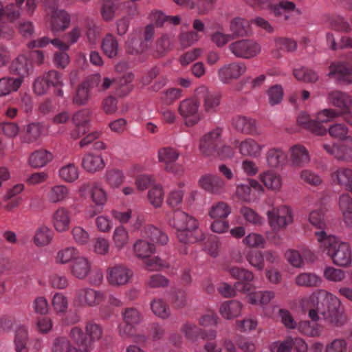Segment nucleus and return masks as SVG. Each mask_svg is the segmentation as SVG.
<instances>
[{"label":"nucleus","instance_id":"nucleus-1","mask_svg":"<svg viewBox=\"0 0 352 352\" xmlns=\"http://www.w3.org/2000/svg\"><path fill=\"white\" fill-rule=\"evenodd\" d=\"M315 235L321 250L339 267H348L351 263V250L349 243L342 242L335 236L327 235L326 232L317 231Z\"/></svg>","mask_w":352,"mask_h":352},{"label":"nucleus","instance_id":"nucleus-2","mask_svg":"<svg viewBox=\"0 0 352 352\" xmlns=\"http://www.w3.org/2000/svg\"><path fill=\"white\" fill-rule=\"evenodd\" d=\"M169 225L177 230V237L182 243H194L205 239V234L197 229V220L183 211H175Z\"/></svg>","mask_w":352,"mask_h":352},{"label":"nucleus","instance_id":"nucleus-3","mask_svg":"<svg viewBox=\"0 0 352 352\" xmlns=\"http://www.w3.org/2000/svg\"><path fill=\"white\" fill-rule=\"evenodd\" d=\"M85 329L86 333L82 329L74 327L70 329L69 336L83 352H90L94 348V342L102 338L103 331L100 324L92 320L87 322Z\"/></svg>","mask_w":352,"mask_h":352},{"label":"nucleus","instance_id":"nucleus-4","mask_svg":"<svg viewBox=\"0 0 352 352\" xmlns=\"http://www.w3.org/2000/svg\"><path fill=\"white\" fill-rule=\"evenodd\" d=\"M245 2L254 8L262 9L270 6V12L280 20L287 21L290 19L291 14L295 12L300 14L299 9L296 8L294 3L282 0L278 3L271 5L274 0H245Z\"/></svg>","mask_w":352,"mask_h":352},{"label":"nucleus","instance_id":"nucleus-5","mask_svg":"<svg viewBox=\"0 0 352 352\" xmlns=\"http://www.w3.org/2000/svg\"><path fill=\"white\" fill-rule=\"evenodd\" d=\"M104 293L90 287H81L74 291L73 304L76 307H92L98 305L104 299Z\"/></svg>","mask_w":352,"mask_h":352},{"label":"nucleus","instance_id":"nucleus-6","mask_svg":"<svg viewBox=\"0 0 352 352\" xmlns=\"http://www.w3.org/2000/svg\"><path fill=\"white\" fill-rule=\"evenodd\" d=\"M229 50L237 58L249 59L261 52V45L252 39H241L229 45Z\"/></svg>","mask_w":352,"mask_h":352},{"label":"nucleus","instance_id":"nucleus-7","mask_svg":"<svg viewBox=\"0 0 352 352\" xmlns=\"http://www.w3.org/2000/svg\"><path fill=\"white\" fill-rule=\"evenodd\" d=\"M269 224L274 230L284 229L293 221L292 210L286 206L274 207L267 212Z\"/></svg>","mask_w":352,"mask_h":352},{"label":"nucleus","instance_id":"nucleus-8","mask_svg":"<svg viewBox=\"0 0 352 352\" xmlns=\"http://www.w3.org/2000/svg\"><path fill=\"white\" fill-rule=\"evenodd\" d=\"M226 271L232 278L238 280L234 283V287L238 292L246 294L252 291L253 285L251 282L254 276L251 271L236 266H228L226 268Z\"/></svg>","mask_w":352,"mask_h":352},{"label":"nucleus","instance_id":"nucleus-9","mask_svg":"<svg viewBox=\"0 0 352 352\" xmlns=\"http://www.w3.org/2000/svg\"><path fill=\"white\" fill-rule=\"evenodd\" d=\"M199 107V102L195 98L185 99L180 102L178 111L186 126H192L200 120Z\"/></svg>","mask_w":352,"mask_h":352},{"label":"nucleus","instance_id":"nucleus-10","mask_svg":"<svg viewBox=\"0 0 352 352\" xmlns=\"http://www.w3.org/2000/svg\"><path fill=\"white\" fill-rule=\"evenodd\" d=\"M222 129L217 127L210 132L205 134L199 142V150L206 156H214L217 148L222 144Z\"/></svg>","mask_w":352,"mask_h":352},{"label":"nucleus","instance_id":"nucleus-11","mask_svg":"<svg viewBox=\"0 0 352 352\" xmlns=\"http://www.w3.org/2000/svg\"><path fill=\"white\" fill-rule=\"evenodd\" d=\"M328 76L340 82L352 83V52L347 56V63L344 61L333 62L329 66Z\"/></svg>","mask_w":352,"mask_h":352},{"label":"nucleus","instance_id":"nucleus-12","mask_svg":"<svg viewBox=\"0 0 352 352\" xmlns=\"http://www.w3.org/2000/svg\"><path fill=\"white\" fill-rule=\"evenodd\" d=\"M133 276V271L124 265H116L109 267L107 270V280L113 287L126 285Z\"/></svg>","mask_w":352,"mask_h":352},{"label":"nucleus","instance_id":"nucleus-13","mask_svg":"<svg viewBox=\"0 0 352 352\" xmlns=\"http://www.w3.org/2000/svg\"><path fill=\"white\" fill-rule=\"evenodd\" d=\"M247 70L246 65L243 62L234 61L223 65L218 70V77L219 80L228 84L233 80L239 78Z\"/></svg>","mask_w":352,"mask_h":352},{"label":"nucleus","instance_id":"nucleus-14","mask_svg":"<svg viewBox=\"0 0 352 352\" xmlns=\"http://www.w3.org/2000/svg\"><path fill=\"white\" fill-rule=\"evenodd\" d=\"M327 102L340 109V116H348L352 109V97L339 90L331 91L327 94Z\"/></svg>","mask_w":352,"mask_h":352},{"label":"nucleus","instance_id":"nucleus-15","mask_svg":"<svg viewBox=\"0 0 352 352\" xmlns=\"http://www.w3.org/2000/svg\"><path fill=\"white\" fill-rule=\"evenodd\" d=\"M80 193L90 195L93 202L98 206H102L107 201V194L102 188L96 182L84 183L80 188Z\"/></svg>","mask_w":352,"mask_h":352},{"label":"nucleus","instance_id":"nucleus-16","mask_svg":"<svg viewBox=\"0 0 352 352\" xmlns=\"http://www.w3.org/2000/svg\"><path fill=\"white\" fill-rule=\"evenodd\" d=\"M90 118L91 111L87 109H81L74 114L72 120L75 129L71 132L73 139L79 138L88 131Z\"/></svg>","mask_w":352,"mask_h":352},{"label":"nucleus","instance_id":"nucleus-17","mask_svg":"<svg viewBox=\"0 0 352 352\" xmlns=\"http://www.w3.org/2000/svg\"><path fill=\"white\" fill-rule=\"evenodd\" d=\"M289 163L295 168L305 166L310 162V155L307 149L301 144L292 146L289 150Z\"/></svg>","mask_w":352,"mask_h":352},{"label":"nucleus","instance_id":"nucleus-18","mask_svg":"<svg viewBox=\"0 0 352 352\" xmlns=\"http://www.w3.org/2000/svg\"><path fill=\"white\" fill-rule=\"evenodd\" d=\"M199 186L209 193L221 195L226 191V183L216 175L206 174L199 180Z\"/></svg>","mask_w":352,"mask_h":352},{"label":"nucleus","instance_id":"nucleus-19","mask_svg":"<svg viewBox=\"0 0 352 352\" xmlns=\"http://www.w3.org/2000/svg\"><path fill=\"white\" fill-rule=\"evenodd\" d=\"M71 222V211L65 207H58L52 214V223L58 232L67 231L70 228Z\"/></svg>","mask_w":352,"mask_h":352},{"label":"nucleus","instance_id":"nucleus-20","mask_svg":"<svg viewBox=\"0 0 352 352\" xmlns=\"http://www.w3.org/2000/svg\"><path fill=\"white\" fill-rule=\"evenodd\" d=\"M155 32V26L152 23L146 25L142 32L143 40L140 42L139 46H133L135 45V41L133 39L129 40L127 42L129 45L127 52L129 54H133L142 52L147 50L153 42Z\"/></svg>","mask_w":352,"mask_h":352},{"label":"nucleus","instance_id":"nucleus-21","mask_svg":"<svg viewBox=\"0 0 352 352\" xmlns=\"http://www.w3.org/2000/svg\"><path fill=\"white\" fill-rule=\"evenodd\" d=\"M196 92L198 96L203 98V106L206 112L211 113L217 111L221 101L219 94L208 91L205 86L199 87Z\"/></svg>","mask_w":352,"mask_h":352},{"label":"nucleus","instance_id":"nucleus-22","mask_svg":"<svg viewBox=\"0 0 352 352\" xmlns=\"http://www.w3.org/2000/svg\"><path fill=\"white\" fill-rule=\"evenodd\" d=\"M47 15L53 32L64 31L70 24V16L64 10H52V12H48Z\"/></svg>","mask_w":352,"mask_h":352},{"label":"nucleus","instance_id":"nucleus-23","mask_svg":"<svg viewBox=\"0 0 352 352\" xmlns=\"http://www.w3.org/2000/svg\"><path fill=\"white\" fill-rule=\"evenodd\" d=\"M101 78L100 74H96L92 76L90 80L82 82L76 89V91L73 97V102L78 105L85 104L89 98V91L91 87L97 84Z\"/></svg>","mask_w":352,"mask_h":352},{"label":"nucleus","instance_id":"nucleus-24","mask_svg":"<svg viewBox=\"0 0 352 352\" xmlns=\"http://www.w3.org/2000/svg\"><path fill=\"white\" fill-rule=\"evenodd\" d=\"M323 148L327 153L338 160L349 161L352 158V144L350 143L323 144Z\"/></svg>","mask_w":352,"mask_h":352},{"label":"nucleus","instance_id":"nucleus-25","mask_svg":"<svg viewBox=\"0 0 352 352\" xmlns=\"http://www.w3.org/2000/svg\"><path fill=\"white\" fill-rule=\"evenodd\" d=\"M236 143L237 144H235V146L239 148V153L243 156L253 158L258 157L264 147V145L259 144L252 138H247L240 142L236 141Z\"/></svg>","mask_w":352,"mask_h":352},{"label":"nucleus","instance_id":"nucleus-26","mask_svg":"<svg viewBox=\"0 0 352 352\" xmlns=\"http://www.w3.org/2000/svg\"><path fill=\"white\" fill-rule=\"evenodd\" d=\"M91 269V263L90 261L83 256L78 255L72 261L70 271L72 275L75 278L80 280H83L90 273Z\"/></svg>","mask_w":352,"mask_h":352},{"label":"nucleus","instance_id":"nucleus-27","mask_svg":"<svg viewBox=\"0 0 352 352\" xmlns=\"http://www.w3.org/2000/svg\"><path fill=\"white\" fill-rule=\"evenodd\" d=\"M179 156V152L175 148L170 147L162 148L158 151L160 162L164 164L166 170L171 173H177L176 164L174 163L178 159Z\"/></svg>","mask_w":352,"mask_h":352},{"label":"nucleus","instance_id":"nucleus-28","mask_svg":"<svg viewBox=\"0 0 352 352\" xmlns=\"http://www.w3.org/2000/svg\"><path fill=\"white\" fill-rule=\"evenodd\" d=\"M331 179L333 183L345 187L352 193V170L348 168H338L332 171Z\"/></svg>","mask_w":352,"mask_h":352},{"label":"nucleus","instance_id":"nucleus-29","mask_svg":"<svg viewBox=\"0 0 352 352\" xmlns=\"http://www.w3.org/2000/svg\"><path fill=\"white\" fill-rule=\"evenodd\" d=\"M148 19L154 26L162 28L165 24L179 25L181 22V18L179 16H168L160 10H153L148 15Z\"/></svg>","mask_w":352,"mask_h":352},{"label":"nucleus","instance_id":"nucleus-30","mask_svg":"<svg viewBox=\"0 0 352 352\" xmlns=\"http://www.w3.org/2000/svg\"><path fill=\"white\" fill-rule=\"evenodd\" d=\"M297 123L299 126L311 131V133L322 135L327 133V129L315 119H311L309 116L305 113H300L297 118Z\"/></svg>","mask_w":352,"mask_h":352},{"label":"nucleus","instance_id":"nucleus-31","mask_svg":"<svg viewBox=\"0 0 352 352\" xmlns=\"http://www.w3.org/2000/svg\"><path fill=\"white\" fill-rule=\"evenodd\" d=\"M242 307V304L238 300H226L221 304L219 313L225 319L232 320L240 316Z\"/></svg>","mask_w":352,"mask_h":352},{"label":"nucleus","instance_id":"nucleus-32","mask_svg":"<svg viewBox=\"0 0 352 352\" xmlns=\"http://www.w3.org/2000/svg\"><path fill=\"white\" fill-rule=\"evenodd\" d=\"M52 159V153L45 149H38L30 155L28 163L32 168H39L46 166Z\"/></svg>","mask_w":352,"mask_h":352},{"label":"nucleus","instance_id":"nucleus-33","mask_svg":"<svg viewBox=\"0 0 352 352\" xmlns=\"http://www.w3.org/2000/svg\"><path fill=\"white\" fill-rule=\"evenodd\" d=\"M232 124L235 129L245 134L254 135L257 133L255 120L245 116H237L233 118Z\"/></svg>","mask_w":352,"mask_h":352},{"label":"nucleus","instance_id":"nucleus-34","mask_svg":"<svg viewBox=\"0 0 352 352\" xmlns=\"http://www.w3.org/2000/svg\"><path fill=\"white\" fill-rule=\"evenodd\" d=\"M230 30L233 39L234 37H243L251 34L250 22L241 17H235L231 20Z\"/></svg>","mask_w":352,"mask_h":352},{"label":"nucleus","instance_id":"nucleus-35","mask_svg":"<svg viewBox=\"0 0 352 352\" xmlns=\"http://www.w3.org/2000/svg\"><path fill=\"white\" fill-rule=\"evenodd\" d=\"M69 189L65 185L58 184L50 188L46 199L51 204L60 203L69 198Z\"/></svg>","mask_w":352,"mask_h":352},{"label":"nucleus","instance_id":"nucleus-36","mask_svg":"<svg viewBox=\"0 0 352 352\" xmlns=\"http://www.w3.org/2000/svg\"><path fill=\"white\" fill-rule=\"evenodd\" d=\"M32 70L31 62L23 55L19 56L10 66V71L14 74L18 75L21 79L25 76L29 75Z\"/></svg>","mask_w":352,"mask_h":352},{"label":"nucleus","instance_id":"nucleus-37","mask_svg":"<svg viewBox=\"0 0 352 352\" xmlns=\"http://www.w3.org/2000/svg\"><path fill=\"white\" fill-rule=\"evenodd\" d=\"M142 236L161 245H165L168 241L167 234L152 225H146L144 227L142 230Z\"/></svg>","mask_w":352,"mask_h":352},{"label":"nucleus","instance_id":"nucleus-38","mask_svg":"<svg viewBox=\"0 0 352 352\" xmlns=\"http://www.w3.org/2000/svg\"><path fill=\"white\" fill-rule=\"evenodd\" d=\"M259 177L267 189L275 192L280 190L282 178L279 174L272 170H267L261 173Z\"/></svg>","mask_w":352,"mask_h":352},{"label":"nucleus","instance_id":"nucleus-39","mask_svg":"<svg viewBox=\"0 0 352 352\" xmlns=\"http://www.w3.org/2000/svg\"><path fill=\"white\" fill-rule=\"evenodd\" d=\"M25 0H15L16 4L10 3L6 8H3L2 3L0 1V20L6 18L12 21L16 19L20 15L21 6Z\"/></svg>","mask_w":352,"mask_h":352},{"label":"nucleus","instance_id":"nucleus-40","mask_svg":"<svg viewBox=\"0 0 352 352\" xmlns=\"http://www.w3.org/2000/svg\"><path fill=\"white\" fill-rule=\"evenodd\" d=\"M82 166L87 171L95 173L103 169L105 164L101 156L89 153L82 158Z\"/></svg>","mask_w":352,"mask_h":352},{"label":"nucleus","instance_id":"nucleus-41","mask_svg":"<svg viewBox=\"0 0 352 352\" xmlns=\"http://www.w3.org/2000/svg\"><path fill=\"white\" fill-rule=\"evenodd\" d=\"M287 159V154L280 148H271L266 154L267 163L272 168H278L283 166Z\"/></svg>","mask_w":352,"mask_h":352},{"label":"nucleus","instance_id":"nucleus-42","mask_svg":"<svg viewBox=\"0 0 352 352\" xmlns=\"http://www.w3.org/2000/svg\"><path fill=\"white\" fill-rule=\"evenodd\" d=\"M173 46V36L170 34L164 33L158 38L155 44V52L158 56H162L170 51Z\"/></svg>","mask_w":352,"mask_h":352},{"label":"nucleus","instance_id":"nucleus-43","mask_svg":"<svg viewBox=\"0 0 352 352\" xmlns=\"http://www.w3.org/2000/svg\"><path fill=\"white\" fill-rule=\"evenodd\" d=\"M23 80L21 78L4 77L0 79V97L16 91L21 87Z\"/></svg>","mask_w":352,"mask_h":352},{"label":"nucleus","instance_id":"nucleus-44","mask_svg":"<svg viewBox=\"0 0 352 352\" xmlns=\"http://www.w3.org/2000/svg\"><path fill=\"white\" fill-rule=\"evenodd\" d=\"M42 126L39 123H30L23 129V134L21 139L23 143H33L36 142L41 135Z\"/></svg>","mask_w":352,"mask_h":352},{"label":"nucleus","instance_id":"nucleus-45","mask_svg":"<svg viewBox=\"0 0 352 352\" xmlns=\"http://www.w3.org/2000/svg\"><path fill=\"white\" fill-rule=\"evenodd\" d=\"M28 329L24 326H19L15 331L14 343L16 352H29L28 348Z\"/></svg>","mask_w":352,"mask_h":352},{"label":"nucleus","instance_id":"nucleus-46","mask_svg":"<svg viewBox=\"0 0 352 352\" xmlns=\"http://www.w3.org/2000/svg\"><path fill=\"white\" fill-rule=\"evenodd\" d=\"M101 47L107 56L113 58L118 54V42L112 34L109 33L103 38Z\"/></svg>","mask_w":352,"mask_h":352},{"label":"nucleus","instance_id":"nucleus-47","mask_svg":"<svg viewBox=\"0 0 352 352\" xmlns=\"http://www.w3.org/2000/svg\"><path fill=\"white\" fill-rule=\"evenodd\" d=\"M112 240L114 248L118 251L122 250L129 241L128 231L123 226L116 227L113 233Z\"/></svg>","mask_w":352,"mask_h":352},{"label":"nucleus","instance_id":"nucleus-48","mask_svg":"<svg viewBox=\"0 0 352 352\" xmlns=\"http://www.w3.org/2000/svg\"><path fill=\"white\" fill-rule=\"evenodd\" d=\"M52 352H83L80 348L78 349L72 345L67 338L60 336L55 338L52 346Z\"/></svg>","mask_w":352,"mask_h":352},{"label":"nucleus","instance_id":"nucleus-49","mask_svg":"<svg viewBox=\"0 0 352 352\" xmlns=\"http://www.w3.org/2000/svg\"><path fill=\"white\" fill-rule=\"evenodd\" d=\"M133 80V74L127 73L117 81H115L116 94L120 97L127 95L133 89L131 82Z\"/></svg>","mask_w":352,"mask_h":352},{"label":"nucleus","instance_id":"nucleus-50","mask_svg":"<svg viewBox=\"0 0 352 352\" xmlns=\"http://www.w3.org/2000/svg\"><path fill=\"white\" fill-rule=\"evenodd\" d=\"M133 250L136 256L144 258L150 256L155 252V248L153 243L144 239H139L134 243Z\"/></svg>","mask_w":352,"mask_h":352},{"label":"nucleus","instance_id":"nucleus-51","mask_svg":"<svg viewBox=\"0 0 352 352\" xmlns=\"http://www.w3.org/2000/svg\"><path fill=\"white\" fill-rule=\"evenodd\" d=\"M298 331L309 337H318L321 335L323 327L314 322L301 321L298 325Z\"/></svg>","mask_w":352,"mask_h":352},{"label":"nucleus","instance_id":"nucleus-52","mask_svg":"<svg viewBox=\"0 0 352 352\" xmlns=\"http://www.w3.org/2000/svg\"><path fill=\"white\" fill-rule=\"evenodd\" d=\"M50 86L55 89V94L58 96H63L62 87L64 85L63 76L55 70H51L44 74Z\"/></svg>","mask_w":352,"mask_h":352},{"label":"nucleus","instance_id":"nucleus-53","mask_svg":"<svg viewBox=\"0 0 352 352\" xmlns=\"http://www.w3.org/2000/svg\"><path fill=\"white\" fill-rule=\"evenodd\" d=\"M330 135L334 138L344 141L352 144V136L349 134L348 128L344 124H335L329 129Z\"/></svg>","mask_w":352,"mask_h":352},{"label":"nucleus","instance_id":"nucleus-54","mask_svg":"<svg viewBox=\"0 0 352 352\" xmlns=\"http://www.w3.org/2000/svg\"><path fill=\"white\" fill-rule=\"evenodd\" d=\"M321 283V278L313 273H301L296 278V283L302 287H319Z\"/></svg>","mask_w":352,"mask_h":352},{"label":"nucleus","instance_id":"nucleus-55","mask_svg":"<svg viewBox=\"0 0 352 352\" xmlns=\"http://www.w3.org/2000/svg\"><path fill=\"white\" fill-rule=\"evenodd\" d=\"M230 213V207L223 201H219L213 204L208 212L210 218L219 219H226Z\"/></svg>","mask_w":352,"mask_h":352},{"label":"nucleus","instance_id":"nucleus-56","mask_svg":"<svg viewBox=\"0 0 352 352\" xmlns=\"http://www.w3.org/2000/svg\"><path fill=\"white\" fill-rule=\"evenodd\" d=\"M122 320L128 324L138 326L142 320L143 316L141 312L135 307H126L121 312Z\"/></svg>","mask_w":352,"mask_h":352},{"label":"nucleus","instance_id":"nucleus-57","mask_svg":"<svg viewBox=\"0 0 352 352\" xmlns=\"http://www.w3.org/2000/svg\"><path fill=\"white\" fill-rule=\"evenodd\" d=\"M106 182L112 188H118L124 182L125 175L118 168L107 170L104 175Z\"/></svg>","mask_w":352,"mask_h":352},{"label":"nucleus","instance_id":"nucleus-58","mask_svg":"<svg viewBox=\"0 0 352 352\" xmlns=\"http://www.w3.org/2000/svg\"><path fill=\"white\" fill-rule=\"evenodd\" d=\"M59 176L65 182H73L79 177L78 168L73 163L67 164L60 168Z\"/></svg>","mask_w":352,"mask_h":352},{"label":"nucleus","instance_id":"nucleus-59","mask_svg":"<svg viewBox=\"0 0 352 352\" xmlns=\"http://www.w3.org/2000/svg\"><path fill=\"white\" fill-rule=\"evenodd\" d=\"M52 239V231L47 226H42L35 233L34 242L37 246H45L50 243Z\"/></svg>","mask_w":352,"mask_h":352},{"label":"nucleus","instance_id":"nucleus-60","mask_svg":"<svg viewBox=\"0 0 352 352\" xmlns=\"http://www.w3.org/2000/svg\"><path fill=\"white\" fill-rule=\"evenodd\" d=\"M200 38L201 36L192 30L188 32L182 31L177 37L178 43L182 49L192 46Z\"/></svg>","mask_w":352,"mask_h":352},{"label":"nucleus","instance_id":"nucleus-61","mask_svg":"<svg viewBox=\"0 0 352 352\" xmlns=\"http://www.w3.org/2000/svg\"><path fill=\"white\" fill-rule=\"evenodd\" d=\"M151 308L153 314L161 318L165 319L170 316L169 306L162 299H154L151 302Z\"/></svg>","mask_w":352,"mask_h":352},{"label":"nucleus","instance_id":"nucleus-62","mask_svg":"<svg viewBox=\"0 0 352 352\" xmlns=\"http://www.w3.org/2000/svg\"><path fill=\"white\" fill-rule=\"evenodd\" d=\"M79 255L78 250L74 247H67L59 250L56 256L58 263L65 264L74 261Z\"/></svg>","mask_w":352,"mask_h":352},{"label":"nucleus","instance_id":"nucleus-63","mask_svg":"<svg viewBox=\"0 0 352 352\" xmlns=\"http://www.w3.org/2000/svg\"><path fill=\"white\" fill-rule=\"evenodd\" d=\"M274 297V293L273 292L259 291L250 294L248 302L251 304L267 305Z\"/></svg>","mask_w":352,"mask_h":352},{"label":"nucleus","instance_id":"nucleus-64","mask_svg":"<svg viewBox=\"0 0 352 352\" xmlns=\"http://www.w3.org/2000/svg\"><path fill=\"white\" fill-rule=\"evenodd\" d=\"M240 213L247 222L252 225L261 226L264 223V219L249 207H242L240 209Z\"/></svg>","mask_w":352,"mask_h":352}]
</instances>
